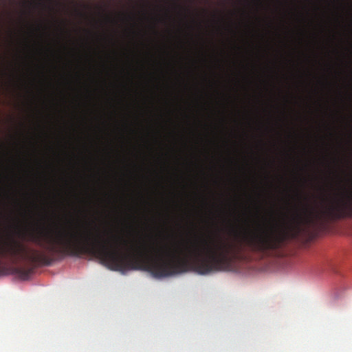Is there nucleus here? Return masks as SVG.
Returning <instances> with one entry per match:
<instances>
[{"label":"nucleus","mask_w":352,"mask_h":352,"mask_svg":"<svg viewBox=\"0 0 352 352\" xmlns=\"http://www.w3.org/2000/svg\"><path fill=\"white\" fill-rule=\"evenodd\" d=\"M16 272L19 275V276L23 280H27L31 274L30 270H25L23 268H17L16 269Z\"/></svg>","instance_id":"nucleus-1"},{"label":"nucleus","mask_w":352,"mask_h":352,"mask_svg":"<svg viewBox=\"0 0 352 352\" xmlns=\"http://www.w3.org/2000/svg\"><path fill=\"white\" fill-rule=\"evenodd\" d=\"M122 242H123V243H122V244H124V246H126V245H127V244H128V243H126V241L123 240V241H122Z\"/></svg>","instance_id":"nucleus-4"},{"label":"nucleus","mask_w":352,"mask_h":352,"mask_svg":"<svg viewBox=\"0 0 352 352\" xmlns=\"http://www.w3.org/2000/svg\"><path fill=\"white\" fill-rule=\"evenodd\" d=\"M0 258H3V241H0Z\"/></svg>","instance_id":"nucleus-2"},{"label":"nucleus","mask_w":352,"mask_h":352,"mask_svg":"<svg viewBox=\"0 0 352 352\" xmlns=\"http://www.w3.org/2000/svg\"><path fill=\"white\" fill-rule=\"evenodd\" d=\"M102 3H104L105 1H102Z\"/></svg>","instance_id":"nucleus-6"},{"label":"nucleus","mask_w":352,"mask_h":352,"mask_svg":"<svg viewBox=\"0 0 352 352\" xmlns=\"http://www.w3.org/2000/svg\"><path fill=\"white\" fill-rule=\"evenodd\" d=\"M23 3H41V1H22ZM45 3H51L52 1H44Z\"/></svg>","instance_id":"nucleus-3"},{"label":"nucleus","mask_w":352,"mask_h":352,"mask_svg":"<svg viewBox=\"0 0 352 352\" xmlns=\"http://www.w3.org/2000/svg\"><path fill=\"white\" fill-rule=\"evenodd\" d=\"M159 3H161L162 1H158ZM164 3H169L170 1H164Z\"/></svg>","instance_id":"nucleus-5"}]
</instances>
